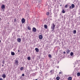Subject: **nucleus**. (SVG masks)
I'll use <instances>...</instances> for the list:
<instances>
[{
	"instance_id": "412c9836",
	"label": "nucleus",
	"mask_w": 80,
	"mask_h": 80,
	"mask_svg": "<svg viewBox=\"0 0 80 80\" xmlns=\"http://www.w3.org/2000/svg\"><path fill=\"white\" fill-rule=\"evenodd\" d=\"M73 52H71L70 53L71 56H73Z\"/></svg>"
},
{
	"instance_id": "0eeeda50",
	"label": "nucleus",
	"mask_w": 80,
	"mask_h": 80,
	"mask_svg": "<svg viewBox=\"0 0 80 80\" xmlns=\"http://www.w3.org/2000/svg\"><path fill=\"white\" fill-rule=\"evenodd\" d=\"M39 39H40L41 40H42V39L43 37H42V35H40L39 36Z\"/></svg>"
},
{
	"instance_id": "393cba45",
	"label": "nucleus",
	"mask_w": 80,
	"mask_h": 80,
	"mask_svg": "<svg viewBox=\"0 0 80 80\" xmlns=\"http://www.w3.org/2000/svg\"><path fill=\"white\" fill-rule=\"evenodd\" d=\"M46 15H50V12H48L47 13Z\"/></svg>"
},
{
	"instance_id": "6e6552de",
	"label": "nucleus",
	"mask_w": 80,
	"mask_h": 80,
	"mask_svg": "<svg viewBox=\"0 0 80 80\" xmlns=\"http://www.w3.org/2000/svg\"><path fill=\"white\" fill-rule=\"evenodd\" d=\"M17 41L18 42H21V39H20V38H18L17 39Z\"/></svg>"
},
{
	"instance_id": "4be33fe9",
	"label": "nucleus",
	"mask_w": 80,
	"mask_h": 80,
	"mask_svg": "<svg viewBox=\"0 0 80 80\" xmlns=\"http://www.w3.org/2000/svg\"><path fill=\"white\" fill-rule=\"evenodd\" d=\"M62 13H65V10H64V9L62 10Z\"/></svg>"
},
{
	"instance_id": "7c9ffc66",
	"label": "nucleus",
	"mask_w": 80,
	"mask_h": 80,
	"mask_svg": "<svg viewBox=\"0 0 80 80\" xmlns=\"http://www.w3.org/2000/svg\"><path fill=\"white\" fill-rule=\"evenodd\" d=\"M32 75H35V73H33L32 74Z\"/></svg>"
},
{
	"instance_id": "c9c22d12",
	"label": "nucleus",
	"mask_w": 80,
	"mask_h": 80,
	"mask_svg": "<svg viewBox=\"0 0 80 80\" xmlns=\"http://www.w3.org/2000/svg\"><path fill=\"white\" fill-rule=\"evenodd\" d=\"M8 24H9V23H10L8 22Z\"/></svg>"
},
{
	"instance_id": "f8f14e48",
	"label": "nucleus",
	"mask_w": 80,
	"mask_h": 80,
	"mask_svg": "<svg viewBox=\"0 0 80 80\" xmlns=\"http://www.w3.org/2000/svg\"><path fill=\"white\" fill-rule=\"evenodd\" d=\"M72 7V8H75V5H74V4H72L71 5Z\"/></svg>"
},
{
	"instance_id": "58836bf2",
	"label": "nucleus",
	"mask_w": 80,
	"mask_h": 80,
	"mask_svg": "<svg viewBox=\"0 0 80 80\" xmlns=\"http://www.w3.org/2000/svg\"><path fill=\"white\" fill-rule=\"evenodd\" d=\"M60 6H62V4L60 5Z\"/></svg>"
},
{
	"instance_id": "72a5a7b5",
	"label": "nucleus",
	"mask_w": 80,
	"mask_h": 80,
	"mask_svg": "<svg viewBox=\"0 0 80 80\" xmlns=\"http://www.w3.org/2000/svg\"><path fill=\"white\" fill-rule=\"evenodd\" d=\"M63 53H64V54H65V53H66V52H63Z\"/></svg>"
},
{
	"instance_id": "2eb2a0df",
	"label": "nucleus",
	"mask_w": 80,
	"mask_h": 80,
	"mask_svg": "<svg viewBox=\"0 0 80 80\" xmlns=\"http://www.w3.org/2000/svg\"><path fill=\"white\" fill-rule=\"evenodd\" d=\"M72 77H69L68 78V80H72Z\"/></svg>"
},
{
	"instance_id": "dca6fc26",
	"label": "nucleus",
	"mask_w": 80,
	"mask_h": 80,
	"mask_svg": "<svg viewBox=\"0 0 80 80\" xmlns=\"http://www.w3.org/2000/svg\"><path fill=\"white\" fill-rule=\"evenodd\" d=\"M77 75L78 77H79L80 76V72H78L77 73Z\"/></svg>"
},
{
	"instance_id": "b1692460",
	"label": "nucleus",
	"mask_w": 80,
	"mask_h": 80,
	"mask_svg": "<svg viewBox=\"0 0 80 80\" xmlns=\"http://www.w3.org/2000/svg\"><path fill=\"white\" fill-rule=\"evenodd\" d=\"M73 33L74 34H75L76 33H77V31H76V30H75L74 31Z\"/></svg>"
},
{
	"instance_id": "cd10ccee",
	"label": "nucleus",
	"mask_w": 80,
	"mask_h": 80,
	"mask_svg": "<svg viewBox=\"0 0 80 80\" xmlns=\"http://www.w3.org/2000/svg\"><path fill=\"white\" fill-rule=\"evenodd\" d=\"M69 8H70V9H72V6H70V7H69Z\"/></svg>"
},
{
	"instance_id": "39448f33",
	"label": "nucleus",
	"mask_w": 80,
	"mask_h": 80,
	"mask_svg": "<svg viewBox=\"0 0 80 80\" xmlns=\"http://www.w3.org/2000/svg\"><path fill=\"white\" fill-rule=\"evenodd\" d=\"M15 64H16V65H18V60H15Z\"/></svg>"
},
{
	"instance_id": "1a4fd4ad",
	"label": "nucleus",
	"mask_w": 80,
	"mask_h": 80,
	"mask_svg": "<svg viewBox=\"0 0 80 80\" xmlns=\"http://www.w3.org/2000/svg\"><path fill=\"white\" fill-rule=\"evenodd\" d=\"M35 50L37 52H39V49L37 48H35Z\"/></svg>"
},
{
	"instance_id": "ddd939ff",
	"label": "nucleus",
	"mask_w": 80,
	"mask_h": 80,
	"mask_svg": "<svg viewBox=\"0 0 80 80\" xmlns=\"http://www.w3.org/2000/svg\"><path fill=\"white\" fill-rule=\"evenodd\" d=\"M66 52H67V53H70V51L69 49L67 50L66 51Z\"/></svg>"
},
{
	"instance_id": "f257e3e1",
	"label": "nucleus",
	"mask_w": 80,
	"mask_h": 80,
	"mask_svg": "<svg viewBox=\"0 0 80 80\" xmlns=\"http://www.w3.org/2000/svg\"><path fill=\"white\" fill-rule=\"evenodd\" d=\"M55 27V23H52V26H51V29H52V31H53V30H54Z\"/></svg>"
},
{
	"instance_id": "423d86ee",
	"label": "nucleus",
	"mask_w": 80,
	"mask_h": 80,
	"mask_svg": "<svg viewBox=\"0 0 80 80\" xmlns=\"http://www.w3.org/2000/svg\"><path fill=\"white\" fill-rule=\"evenodd\" d=\"M2 77L3 78H6V75L5 74H3L2 75Z\"/></svg>"
},
{
	"instance_id": "7ed1b4c3",
	"label": "nucleus",
	"mask_w": 80,
	"mask_h": 80,
	"mask_svg": "<svg viewBox=\"0 0 80 80\" xmlns=\"http://www.w3.org/2000/svg\"><path fill=\"white\" fill-rule=\"evenodd\" d=\"M32 31L33 32H36L37 31V29L35 28H32Z\"/></svg>"
},
{
	"instance_id": "20e7f679",
	"label": "nucleus",
	"mask_w": 80,
	"mask_h": 80,
	"mask_svg": "<svg viewBox=\"0 0 80 80\" xmlns=\"http://www.w3.org/2000/svg\"><path fill=\"white\" fill-rule=\"evenodd\" d=\"M22 23H24L25 22V20L24 18H23L22 20Z\"/></svg>"
},
{
	"instance_id": "79ce46f5",
	"label": "nucleus",
	"mask_w": 80,
	"mask_h": 80,
	"mask_svg": "<svg viewBox=\"0 0 80 80\" xmlns=\"http://www.w3.org/2000/svg\"><path fill=\"white\" fill-rule=\"evenodd\" d=\"M79 18H80V16L79 17Z\"/></svg>"
},
{
	"instance_id": "4c0bfd02",
	"label": "nucleus",
	"mask_w": 80,
	"mask_h": 80,
	"mask_svg": "<svg viewBox=\"0 0 80 80\" xmlns=\"http://www.w3.org/2000/svg\"><path fill=\"white\" fill-rule=\"evenodd\" d=\"M1 20V18H0V21Z\"/></svg>"
},
{
	"instance_id": "ea45409f",
	"label": "nucleus",
	"mask_w": 80,
	"mask_h": 80,
	"mask_svg": "<svg viewBox=\"0 0 80 80\" xmlns=\"http://www.w3.org/2000/svg\"><path fill=\"white\" fill-rule=\"evenodd\" d=\"M35 80H38V79H35Z\"/></svg>"
},
{
	"instance_id": "4468645a",
	"label": "nucleus",
	"mask_w": 80,
	"mask_h": 80,
	"mask_svg": "<svg viewBox=\"0 0 80 80\" xmlns=\"http://www.w3.org/2000/svg\"><path fill=\"white\" fill-rule=\"evenodd\" d=\"M11 54L12 55H15V52H11Z\"/></svg>"
},
{
	"instance_id": "f3484780",
	"label": "nucleus",
	"mask_w": 80,
	"mask_h": 80,
	"mask_svg": "<svg viewBox=\"0 0 80 80\" xmlns=\"http://www.w3.org/2000/svg\"><path fill=\"white\" fill-rule=\"evenodd\" d=\"M28 30H31V28H30V27L28 26Z\"/></svg>"
},
{
	"instance_id": "a211bd4d",
	"label": "nucleus",
	"mask_w": 80,
	"mask_h": 80,
	"mask_svg": "<svg viewBox=\"0 0 80 80\" xmlns=\"http://www.w3.org/2000/svg\"><path fill=\"white\" fill-rule=\"evenodd\" d=\"M56 79L57 80H60V77H58L56 78Z\"/></svg>"
},
{
	"instance_id": "9b49d317",
	"label": "nucleus",
	"mask_w": 80,
	"mask_h": 80,
	"mask_svg": "<svg viewBox=\"0 0 80 80\" xmlns=\"http://www.w3.org/2000/svg\"><path fill=\"white\" fill-rule=\"evenodd\" d=\"M44 28H45V29H47V28H48L47 25L46 24H45L44 25Z\"/></svg>"
},
{
	"instance_id": "f03ea898",
	"label": "nucleus",
	"mask_w": 80,
	"mask_h": 80,
	"mask_svg": "<svg viewBox=\"0 0 80 80\" xmlns=\"http://www.w3.org/2000/svg\"><path fill=\"white\" fill-rule=\"evenodd\" d=\"M1 8L3 11L5 10V6L4 5V4H3L1 6Z\"/></svg>"
},
{
	"instance_id": "c756f323",
	"label": "nucleus",
	"mask_w": 80,
	"mask_h": 80,
	"mask_svg": "<svg viewBox=\"0 0 80 80\" xmlns=\"http://www.w3.org/2000/svg\"><path fill=\"white\" fill-rule=\"evenodd\" d=\"M61 73H62V72H59V74H61Z\"/></svg>"
},
{
	"instance_id": "5701e85b",
	"label": "nucleus",
	"mask_w": 80,
	"mask_h": 80,
	"mask_svg": "<svg viewBox=\"0 0 80 80\" xmlns=\"http://www.w3.org/2000/svg\"><path fill=\"white\" fill-rule=\"evenodd\" d=\"M48 57L49 58H52V55L51 54H49Z\"/></svg>"
},
{
	"instance_id": "aec40b11",
	"label": "nucleus",
	"mask_w": 80,
	"mask_h": 80,
	"mask_svg": "<svg viewBox=\"0 0 80 80\" xmlns=\"http://www.w3.org/2000/svg\"><path fill=\"white\" fill-rule=\"evenodd\" d=\"M23 68H24L23 67H22L20 68V70H21V71H22V70H23Z\"/></svg>"
},
{
	"instance_id": "a19ab883",
	"label": "nucleus",
	"mask_w": 80,
	"mask_h": 80,
	"mask_svg": "<svg viewBox=\"0 0 80 80\" xmlns=\"http://www.w3.org/2000/svg\"><path fill=\"white\" fill-rule=\"evenodd\" d=\"M1 42V40H0V42Z\"/></svg>"
},
{
	"instance_id": "2f4dec72",
	"label": "nucleus",
	"mask_w": 80,
	"mask_h": 80,
	"mask_svg": "<svg viewBox=\"0 0 80 80\" xmlns=\"http://www.w3.org/2000/svg\"><path fill=\"white\" fill-rule=\"evenodd\" d=\"M0 80H3V79L2 78H0Z\"/></svg>"
},
{
	"instance_id": "c85d7f7f",
	"label": "nucleus",
	"mask_w": 80,
	"mask_h": 80,
	"mask_svg": "<svg viewBox=\"0 0 80 80\" xmlns=\"http://www.w3.org/2000/svg\"><path fill=\"white\" fill-rule=\"evenodd\" d=\"M22 77H24V76H25V74H22Z\"/></svg>"
},
{
	"instance_id": "f704fd0d",
	"label": "nucleus",
	"mask_w": 80,
	"mask_h": 80,
	"mask_svg": "<svg viewBox=\"0 0 80 80\" xmlns=\"http://www.w3.org/2000/svg\"><path fill=\"white\" fill-rule=\"evenodd\" d=\"M18 52H20V50H18Z\"/></svg>"
},
{
	"instance_id": "6ab92c4d",
	"label": "nucleus",
	"mask_w": 80,
	"mask_h": 80,
	"mask_svg": "<svg viewBox=\"0 0 80 80\" xmlns=\"http://www.w3.org/2000/svg\"><path fill=\"white\" fill-rule=\"evenodd\" d=\"M28 60H31V58L30 57H28Z\"/></svg>"
},
{
	"instance_id": "473e14b6",
	"label": "nucleus",
	"mask_w": 80,
	"mask_h": 80,
	"mask_svg": "<svg viewBox=\"0 0 80 80\" xmlns=\"http://www.w3.org/2000/svg\"><path fill=\"white\" fill-rule=\"evenodd\" d=\"M14 22H16V19H14Z\"/></svg>"
},
{
	"instance_id": "e433bc0d",
	"label": "nucleus",
	"mask_w": 80,
	"mask_h": 80,
	"mask_svg": "<svg viewBox=\"0 0 80 80\" xmlns=\"http://www.w3.org/2000/svg\"><path fill=\"white\" fill-rule=\"evenodd\" d=\"M2 67H3V65H2Z\"/></svg>"
},
{
	"instance_id": "bb28decb",
	"label": "nucleus",
	"mask_w": 80,
	"mask_h": 80,
	"mask_svg": "<svg viewBox=\"0 0 80 80\" xmlns=\"http://www.w3.org/2000/svg\"><path fill=\"white\" fill-rule=\"evenodd\" d=\"M2 63H3V64H4V63H5V61L2 60Z\"/></svg>"
},
{
	"instance_id": "a878e982",
	"label": "nucleus",
	"mask_w": 80,
	"mask_h": 80,
	"mask_svg": "<svg viewBox=\"0 0 80 80\" xmlns=\"http://www.w3.org/2000/svg\"><path fill=\"white\" fill-rule=\"evenodd\" d=\"M65 8H67L68 7V5L66 4L65 6Z\"/></svg>"
},
{
	"instance_id": "9d476101",
	"label": "nucleus",
	"mask_w": 80,
	"mask_h": 80,
	"mask_svg": "<svg viewBox=\"0 0 80 80\" xmlns=\"http://www.w3.org/2000/svg\"><path fill=\"white\" fill-rule=\"evenodd\" d=\"M50 73H51V74H53L54 73V70H51L50 71Z\"/></svg>"
}]
</instances>
